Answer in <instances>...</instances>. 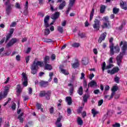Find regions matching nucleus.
<instances>
[{
	"instance_id": "f257e3e1",
	"label": "nucleus",
	"mask_w": 127,
	"mask_h": 127,
	"mask_svg": "<svg viewBox=\"0 0 127 127\" xmlns=\"http://www.w3.org/2000/svg\"><path fill=\"white\" fill-rule=\"evenodd\" d=\"M120 46H122V52L120 53L119 56H118L116 57L117 64L118 65V66H121V63H122V60H123V57L124 56V55H125V54H126V51H127V42L121 41L120 44Z\"/></svg>"
},
{
	"instance_id": "f03ea898",
	"label": "nucleus",
	"mask_w": 127,
	"mask_h": 127,
	"mask_svg": "<svg viewBox=\"0 0 127 127\" xmlns=\"http://www.w3.org/2000/svg\"><path fill=\"white\" fill-rule=\"evenodd\" d=\"M43 63L40 61H36V59H35L33 64L31 66V73L33 74V75H35V74L37 73V70H38V66L40 67H42V64Z\"/></svg>"
},
{
	"instance_id": "7ed1b4c3",
	"label": "nucleus",
	"mask_w": 127,
	"mask_h": 127,
	"mask_svg": "<svg viewBox=\"0 0 127 127\" xmlns=\"http://www.w3.org/2000/svg\"><path fill=\"white\" fill-rule=\"evenodd\" d=\"M4 4L6 6V13L7 15H9L11 12V9H12L13 5L10 3V0H6L4 2Z\"/></svg>"
},
{
	"instance_id": "20e7f679",
	"label": "nucleus",
	"mask_w": 127,
	"mask_h": 127,
	"mask_svg": "<svg viewBox=\"0 0 127 127\" xmlns=\"http://www.w3.org/2000/svg\"><path fill=\"white\" fill-rule=\"evenodd\" d=\"M51 91L48 90V91H45V90L41 91L39 94V96L41 98L45 97L46 100H50V97H51Z\"/></svg>"
},
{
	"instance_id": "39448f33",
	"label": "nucleus",
	"mask_w": 127,
	"mask_h": 127,
	"mask_svg": "<svg viewBox=\"0 0 127 127\" xmlns=\"http://www.w3.org/2000/svg\"><path fill=\"white\" fill-rule=\"evenodd\" d=\"M94 24L93 25V27L96 31L100 30V26H101V21L98 19H95L94 21Z\"/></svg>"
},
{
	"instance_id": "423d86ee",
	"label": "nucleus",
	"mask_w": 127,
	"mask_h": 127,
	"mask_svg": "<svg viewBox=\"0 0 127 127\" xmlns=\"http://www.w3.org/2000/svg\"><path fill=\"white\" fill-rule=\"evenodd\" d=\"M8 92H9V87H8V86H5L3 94L2 92L0 93V101L2 99H4V98L6 97Z\"/></svg>"
},
{
	"instance_id": "0eeeda50",
	"label": "nucleus",
	"mask_w": 127,
	"mask_h": 127,
	"mask_svg": "<svg viewBox=\"0 0 127 127\" xmlns=\"http://www.w3.org/2000/svg\"><path fill=\"white\" fill-rule=\"evenodd\" d=\"M114 41V38L112 37L109 40V42L110 44L109 45V48H110V56H113L114 55V46H115V44L113 42Z\"/></svg>"
},
{
	"instance_id": "6e6552de",
	"label": "nucleus",
	"mask_w": 127,
	"mask_h": 127,
	"mask_svg": "<svg viewBox=\"0 0 127 127\" xmlns=\"http://www.w3.org/2000/svg\"><path fill=\"white\" fill-rule=\"evenodd\" d=\"M19 40L18 39L16 38H12L9 42L6 45V47L9 48V47H11L13 45L15 44L16 42H18Z\"/></svg>"
},
{
	"instance_id": "1a4fd4ad",
	"label": "nucleus",
	"mask_w": 127,
	"mask_h": 127,
	"mask_svg": "<svg viewBox=\"0 0 127 127\" xmlns=\"http://www.w3.org/2000/svg\"><path fill=\"white\" fill-rule=\"evenodd\" d=\"M75 1H76V0H69L68 7L65 12L67 15H68V14H69V12H70V10H71V8L73 6V5H74V4L75 3Z\"/></svg>"
},
{
	"instance_id": "9d476101",
	"label": "nucleus",
	"mask_w": 127,
	"mask_h": 127,
	"mask_svg": "<svg viewBox=\"0 0 127 127\" xmlns=\"http://www.w3.org/2000/svg\"><path fill=\"white\" fill-rule=\"evenodd\" d=\"M118 89H119V87L118 86H113L112 88V92L110 96V98H109V100H111V99H113V98H114V96L116 95V92H117V91H118Z\"/></svg>"
},
{
	"instance_id": "9b49d317",
	"label": "nucleus",
	"mask_w": 127,
	"mask_h": 127,
	"mask_svg": "<svg viewBox=\"0 0 127 127\" xmlns=\"http://www.w3.org/2000/svg\"><path fill=\"white\" fill-rule=\"evenodd\" d=\"M64 65L63 64L60 65L59 69L61 72L64 75H69V71H68V70H67L66 69H64Z\"/></svg>"
},
{
	"instance_id": "f8f14e48",
	"label": "nucleus",
	"mask_w": 127,
	"mask_h": 127,
	"mask_svg": "<svg viewBox=\"0 0 127 127\" xmlns=\"http://www.w3.org/2000/svg\"><path fill=\"white\" fill-rule=\"evenodd\" d=\"M22 79L24 80V81L23 82V86H24V87H26L27 86V84L28 83V78H27V76H26V74L25 73H24V72H23L22 73Z\"/></svg>"
},
{
	"instance_id": "ddd939ff",
	"label": "nucleus",
	"mask_w": 127,
	"mask_h": 127,
	"mask_svg": "<svg viewBox=\"0 0 127 127\" xmlns=\"http://www.w3.org/2000/svg\"><path fill=\"white\" fill-rule=\"evenodd\" d=\"M49 19H50V16L49 15H46L44 19V25L46 28H48V27L50 26V25L48 23Z\"/></svg>"
},
{
	"instance_id": "4468645a",
	"label": "nucleus",
	"mask_w": 127,
	"mask_h": 127,
	"mask_svg": "<svg viewBox=\"0 0 127 127\" xmlns=\"http://www.w3.org/2000/svg\"><path fill=\"white\" fill-rule=\"evenodd\" d=\"M68 87H70L69 89V93L70 96H72L74 94V85L72 83H68L67 85Z\"/></svg>"
},
{
	"instance_id": "2eb2a0df",
	"label": "nucleus",
	"mask_w": 127,
	"mask_h": 127,
	"mask_svg": "<svg viewBox=\"0 0 127 127\" xmlns=\"http://www.w3.org/2000/svg\"><path fill=\"white\" fill-rule=\"evenodd\" d=\"M106 36H107V33L104 32V33H102L100 35V36L98 39L99 43H101L103 41L105 40V39H106Z\"/></svg>"
},
{
	"instance_id": "dca6fc26",
	"label": "nucleus",
	"mask_w": 127,
	"mask_h": 127,
	"mask_svg": "<svg viewBox=\"0 0 127 127\" xmlns=\"http://www.w3.org/2000/svg\"><path fill=\"white\" fill-rule=\"evenodd\" d=\"M62 119H63V117L62 116H60L59 118L57 119V120L56 123V125L57 127H62V123H60Z\"/></svg>"
},
{
	"instance_id": "f3484780",
	"label": "nucleus",
	"mask_w": 127,
	"mask_h": 127,
	"mask_svg": "<svg viewBox=\"0 0 127 127\" xmlns=\"http://www.w3.org/2000/svg\"><path fill=\"white\" fill-rule=\"evenodd\" d=\"M71 66L73 69H77V68H79V66H80L79 60H78V59H75V62L73 64H71Z\"/></svg>"
},
{
	"instance_id": "a211bd4d",
	"label": "nucleus",
	"mask_w": 127,
	"mask_h": 127,
	"mask_svg": "<svg viewBox=\"0 0 127 127\" xmlns=\"http://www.w3.org/2000/svg\"><path fill=\"white\" fill-rule=\"evenodd\" d=\"M60 15V13L59 12H56L52 15L51 18L52 19H54V20H56V19H58V18H59Z\"/></svg>"
},
{
	"instance_id": "6ab92c4d",
	"label": "nucleus",
	"mask_w": 127,
	"mask_h": 127,
	"mask_svg": "<svg viewBox=\"0 0 127 127\" xmlns=\"http://www.w3.org/2000/svg\"><path fill=\"white\" fill-rule=\"evenodd\" d=\"M39 84L40 86L42 88H46V87H47V86L49 85V83L48 82V81H45L44 80H42L41 82H40Z\"/></svg>"
},
{
	"instance_id": "aec40b11",
	"label": "nucleus",
	"mask_w": 127,
	"mask_h": 127,
	"mask_svg": "<svg viewBox=\"0 0 127 127\" xmlns=\"http://www.w3.org/2000/svg\"><path fill=\"white\" fill-rule=\"evenodd\" d=\"M120 6L122 9H124V10H127V4L126 1H122L120 2Z\"/></svg>"
},
{
	"instance_id": "412c9836",
	"label": "nucleus",
	"mask_w": 127,
	"mask_h": 127,
	"mask_svg": "<svg viewBox=\"0 0 127 127\" xmlns=\"http://www.w3.org/2000/svg\"><path fill=\"white\" fill-rule=\"evenodd\" d=\"M110 25V22H103V24L101 25V27L102 29H105V28H108Z\"/></svg>"
},
{
	"instance_id": "4be33fe9",
	"label": "nucleus",
	"mask_w": 127,
	"mask_h": 127,
	"mask_svg": "<svg viewBox=\"0 0 127 127\" xmlns=\"http://www.w3.org/2000/svg\"><path fill=\"white\" fill-rule=\"evenodd\" d=\"M119 71H120V68H119V67H114L111 70V75H114V74L118 73Z\"/></svg>"
},
{
	"instance_id": "5701e85b",
	"label": "nucleus",
	"mask_w": 127,
	"mask_h": 127,
	"mask_svg": "<svg viewBox=\"0 0 127 127\" xmlns=\"http://www.w3.org/2000/svg\"><path fill=\"white\" fill-rule=\"evenodd\" d=\"M45 70H49V71H50L53 69V67L51 64H45Z\"/></svg>"
},
{
	"instance_id": "b1692460",
	"label": "nucleus",
	"mask_w": 127,
	"mask_h": 127,
	"mask_svg": "<svg viewBox=\"0 0 127 127\" xmlns=\"http://www.w3.org/2000/svg\"><path fill=\"white\" fill-rule=\"evenodd\" d=\"M66 5V1L63 0L62 3H60L59 6V9H62L63 8H64Z\"/></svg>"
},
{
	"instance_id": "393cba45",
	"label": "nucleus",
	"mask_w": 127,
	"mask_h": 127,
	"mask_svg": "<svg viewBox=\"0 0 127 127\" xmlns=\"http://www.w3.org/2000/svg\"><path fill=\"white\" fill-rule=\"evenodd\" d=\"M114 49H115V51H114V55L115 53H120L121 49H120V46L119 45L114 46Z\"/></svg>"
},
{
	"instance_id": "a878e982",
	"label": "nucleus",
	"mask_w": 127,
	"mask_h": 127,
	"mask_svg": "<svg viewBox=\"0 0 127 127\" xmlns=\"http://www.w3.org/2000/svg\"><path fill=\"white\" fill-rule=\"evenodd\" d=\"M66 100L68 106H71L72 105V98L70 96H67L66 97Z\"/></svg>"
},
{
	"instance_id": "bb28decb",
	"label": "nucleus",
	"mask_w": 127,
	"mask_h": 127,
	"mask_svg": "<svg viewBox=\"0 0 127 127\" xmlns=\"http://www.w3.org/2000/svg\"><path fill=\"white\" fill-rule=\"evenodd\" d=\"M94 13H95V8L93 7L91 11L90 12L89 19L90 21H92V19H93V18L94 17Z\"/></svg>"
},
{
	"instance_id": "cd10ccee",
	"label": "nucleus",
	"mask_w": 127,
	"mask_h": 127,
	"mask_svg": "<svg viewBox=\"0 0 127 127\" xmlns=\"http://www.w3.org/2000/svg\"><path fill=\"white\" fill-rule=\"evenodd\" d=\"M77 92L78 95H79V96H82V95H83V86H80L78 89L77 90Z\"/></svg>"
},
{
	"instance_id": "c85d7f7f",
	"label": "nucleus",
	"mask_w": 127,
	"mask_h": 127,
	"mask_svg": "<svg viewBox=\"0 0 127 127\" xmlns=\"http://www.w3.org/2000/svg\"><path fill=\"white\" fill-rule=\"evenodd\" d=\"M81 62L83 65H86L89 63V60L87 58H84L82 60Z\"/></svg>"
},
{
	"instance_id": "c756f323",
	"label": "nucleus",
	"mask_w": 127,
	"mask_h": 127,
	"mask_svg": "<svg viewBox=\"0 0 127 127\" xmlns=\"http://www.w3.org/2000/svg\"><path fill=\"white\" fill-rule=\"evenodd\" d=\"M36 107L37 110H41V112L43 113V108H41L42 107V105L40 104V103H37Z\"/></svg>"
},
{
	"instance_id": "7c9ffc66",
	"label": "nucleus",
	"mask_w": 127,
	"mask_h": 127,
	"mask_svg": "<svg viewBox=\"0 0 127 127\" xmlns=\"http://www.w3.org/2000/svg\"><path fill=\"white\" fill-rule=\"evenodd\" d=\"M11 54V51L10 50L6 51L5 53L2 54L1 57L2 56H9Z\"/></svg>"
},
{
	"instance_id": "2f4dec72",
	"label": "nucleus",
	"mask_w": 127,
	"mask_h": 127,
	"mask_svg": "<svg viewBox=\"0 0 127 127\" xmlns=\"http://www.w3.org/2000/svg\"><path fill=\"white\" fill-rule=\"evenodd\" d=\"M94 86H97V82L94 80H92L89 84H88V88L89 87H94Z\"/></svg>"
},
{
	"instance_id": "473e14b6",
	"label": "nucleus",
	"mask_w": 127,
	"mask_h": 127,
	"mask_svg": "<svg viewBox=\"0 0 127 127\" xmlns=\"http://www.w3.org/2000/svg\"><path fill=\"white\" fill-rule=\"evenodd\" d=\"M16 92L18 94H20V93H21L22 92V90H21V87L20 86V84H18L17 85V87H16Z\"/></svg>"
},
{
	"instance_id": "72a5a7b5",
	"label": "nucleus",
	"mask_w": 127,
	"mask_h": 127,
	"mask_svg": "<svg viewBox=\"0 0 127 127\" xmlns=\"http://www.w3.org/2000/svg\"><path fill=\"white\" fill-rule=\"evenodd\" d=\"M106 7L105 5H101L100 6V13H104L106 10Z\"/></svg>"
},
{
	"instance_id": "f704fd0d",
	"label": "nucleus",
	"mask_w": 127,
	"mask_h": 127,
	"mask_svg": "<svg viewBox=\"0 0 127 127\" xmlns=\"http://www.w3.org/2000/svg\"><path fill=\"white\" fill-rule=\"evenodd\" d=\"M91 114H92L93 117L95 118V117H96V115H98V114H99V112L96 111V109H95V108H93L91 110Z\"/></svg>"
},
{
	"instance_id": "c9c22d12",
	"label": "nucleus",
	"mask_w": 127,
	"mask_h": 127,
	"mask_svg": "<svg viewBox=\"0 0 127 127\" xmlns=\"http://www.w3.org/2000/svg\"><path fill=\"white\" fill-rule=\"evenodd\" d=\"M22 117H23V113H21L17 118L18 120H19L20 123H23V118Z\"/></svg>"
},
{
	"instance_id": "e433bc0d",
	"label": "nucleus",
	"mask_w": 127,
	"mask_h": 127,
	"mask_svg": "<svg viewBox=\"0 0 127 127\" xmlns=\"http://www.w3.org/2000/svg\"><path fill=\"white\" fill-rule=\"evenodd\" d=\"M88 99H89V95L85 94L83 97V101L84 103L88 102Z\"/></svg>"
},
{
	"instance_id": "4c0bfd02",
	"label": "nucleus",
	"mask_w": 127,
	"mask_h": 127,
	"mask_svg": "<svg viewBox=\"0 0 127 127\" xmlns=\"http://www.w3.org/2000/svg\"><path fill=\"white\" fill-rule=\"evenodd\" d=\"M57 30L58 31H59V32H60V33H63L64 31V29H63V27L60 26H58L57 27Z\"/></svg>"
},
{
	"instance_id": "58836bf2",
	"label": "nucleus",
	"mask_w": 127,
	"mask_h": 127,
	"mask_svg": "<svg viewBox=\"0 0 127 127\" xmlns=\"http://www.w3.org/2000/svg\"><path fill=\"white\" fill-rule=\"evenodd\" d=\"M44 63L45 64H47V63H49L50 60V57L48 56H47L45 57V58L44 59Z\"/></svg>"
},
{
	"instance_id": "ea45409f",
	"label": "nucleus",
	"mask_w": 127,
	"mask_h": 127,
	"mask_svg": "<svg viewBox=\"0 0 127 127\" xmlns=\"http://www.w3.org/2000/svg\"><path fill=\"white\" fill-rule=\"evenodd\" d=\"M77 123L79 126H82L83 125V120H82V118L80 117L77 118Z\"/></svg>"
},
{
	"instance_id": "a19ab883",
	"label": "nucleus",
	"mask_w": 127,
	"mask_h": 127,
	"mask_svg": "<svg viewBox=\"0 0 127 127\" xmlns=\"http://www.w3.org/2000/svg\"><path fill=\"white\" fill-rule=\"evenodd\" d=\"M80 44L79 43H73L72 44V47H74V48H78V47H80Z\"/></svg>"
},
{
	"instance_id": "79ce46f5",
	"label": "nucleus",
	"mask_w": 127,
	"mask_h": 127,
	"mask_svg": "<svg viewBox=\"0 0 127 127\" xmlns=\"http://www.w3.org/2000/svg\"><path fill=\"white\" fill-rule=\"evenodd\" d=\"M43 40L44 42H46L47 43H49V42H53V40L51 39L44 38Z\"/></svg>"
},
{
	"instance_id": "37998d69",
	"label": "nucleus",
	"mask_w": 127,
	"mask_h": 127,
	"mask_svg": "<svg viewBox=\"0 0 127 127\" xmlns=\"http://www.w3.org/2000/svg\"><path fill=\"white\" fill-rule=\"evenodd\" d=\"M119 11H120L119 8H116V7L113 8V13H114V14H117V13H118Z\"/></svg>"
},
{
	"instance_id": "c03bdc74",
	"label": "nucleus",
	"mask_w": 127,
	"mask_h": 127,
	"mask_svg": "<svg viewBox=\"0 0 127 127\" xmlns=\"http://www.w3.org/2000/svg\"><path fill=\"white\" fill-rule=\"evenodd\" d=\"M103 20L104 22H110V20H109V17L108 16L103 17Z\"/></svg>"
},
{
	"instance_id": "a18cd8bd",
	"label": "nucleus",
	"mask_w": 127,
	"mask_h": 127,
	"mask_svg": "<svg viewBox=\"0 0 127 127\" xmlns=\"http://www.w3.org/2000/svg\"><path fill=\"white\" fill-rule=\"evenodd\" d=\"M11 36H12L9 34H8L6 35V40L5 41V43H6V42H7V41L9 40V39L10 38V37H11Z\"/></svg>"
},
{
	"instance_id": "49530a36",
	"label": "nucleus",
	"mask_w": 127,
	"mask_h": 127,
	"mask_svg": "<svg viewBox=\"0 0 127 127\" xmlns=\"http://www.w3.org/2000/svg\"><path fill=\"white\" fill-rule=\"evenodd\" d=\"M107 66H106V62H104L102 65V72L105 71V69H106Z\"/></svg>"
},
{
	"instance_id": "de8ad7c7",
	"label": "nucleus",
	"mask_w": 127,
	"mask_h": 127,
	"mask_svg": "<svg viewBox=\"0 0 127 127\" xmlns=\"http://www.w3.org/2000/svg\"><path fill=\"white\" fill-rule=\"evenodd\" d=\"M104 90V94L105 95L107 94V91H109V90H110V86L109 85H106Z\"/></svg>"
},
{
	"instance_id": "09e8293b",
	"label": "nucleus",
	"mask_w": 127,
	"mask_h": 127,
	"mask_svg": "<svg viewBox=\"0 0 127 127\" xmlns=\"http://www.w3.org/2000/svg\"><path fill=\"white\" fill-rule=\"evenodd\" d=\"M120 78L119 77V76H116L114 78V81L116 82V83H117V84H119L120 83Z\"/></svg>"
},
{
	"instance_id": "8fccbe9b",
	"label": "nucleus",
	"mask_w": 127,
	"mask_h": 127,
	"mask_svg": "<svg viewBox=\"0 0 127 127\" xmlns=\"http://www.w3.org/2000/svg\"><path fill=\"white\" fill-rule=\"evenodd\" d=\"M114 67V64H109V65H107L106 67V69L107 70V69H111V68H113Z\"/></svg>"
},
{
	"instance_id": "3c124183",
	"label": "nucleus",
	"mask_w": 127,
	"mask_h": 127,
	"mask_svg": "<svg viewBox=\"0 0 127 127\" xmlns=\"http://www.w3.org/2000/svg\"><path fill=\"white\" fill-rule=\"evenodd\" d=\"M88 87V83H87V80L86 79L83 80V88H87Z\"/></svg>"
},
{
	"instance_id": "603ef678",
	"label": "nucleus",
	"mask_w": 127,
	"mask_h": 127,
	"mask_svg": "<svg viewBox=\"0 0 127 127\" xmlns=\"http://www.w3.org/2000/svg\"><path fill=\"white\" fill-rule=\"evenodd\" d=\"M45 35H48V34H49V33H50V30H49V29L47 28L45 30Z\"/></svg>"
},
{
	"instance_id": "864d4df0",
	"label": "nucleus",
	"mask_w": 127,
	"mask_h": 127,
	"mask_svg": "<svg viewBox=\"0 0 127 127\" xmlns=\"http://www.w3.org/2000/svg\"><path fill=\"white\" fill-rule=\"evenodd\" d=\"M82 111H83V108L82 107H79L77 109V114L82 113Z\"/></svg>"
},
{
	"instance_id": "5fc2aeb1",
	"label": "nucleus",
	"mask_w": 127,
	"mask_h": 127,
	"mask_svg": "<svg viewBox=\"0 0 127 127\" xmlns=\"http://www.w3.org/2000/svg\"><path fill=\"white\" fill-rule=\"evenodd\" d=\"M126 25V23L123 22L122 23L120 27H119L118 29L119 30H122L123 29L124 26Z\"/></svg>"
},
{
	"instance_id": "6e6d98bb",
	"label": "nucleus",
	"mask_w": 127,
	"mask_h": 127,
	"mask_svg": "<svg viewBox=\"0 0 127 127\" xmlns=\"http://www.w3.org/2000/svg\"><path fill=\"white\" fill-rule=\"evenodd\" d=\"M5 41V37H3L2 39L0 41V45H2Z\"/></svg>"
},
{
	"instance_id": "4d7b16f0",
	"label": "nucleus",
	"mask_w": 127,
	"mask_h": 127,
	"mask_svg": "<svg viewBox=\"0 0 127 127\" xmlns=\"http://www.w3.org/2000/svg\"><path fill=\"white\" fill-rule=\"evenodd\" d=\"M78 36H80V37H81V38H84V37H85V34L84 33H81L80 32H79L78 33Z\"/></svg>"
},
{
	"instance_id": "13d9d810",
	"label": "nucleus",
	"mask_w": 127,
	"mask_h": 127,
	"mask_svg": "<svg viewBox=\"0 0 127 127\" xmlns=\"http://www.w3.org/2000/svg\"><path fill=\"white\" fill-rule=\"evenodd\" d=\"M49 112L50 114H53V113H54V108L53 107H51L50 108Z\"/></svg>"
},
{
	"instance_id": "bf43d9fd",
	"label": "nucleus",
	"mask_w": 127,
	"mask_h": 127,
	"mask_svg": "<svg viewBox=\"0 0 127 127\" xmlns=\"http://www.w3.org/2000/svg\"><path fill=\"white\" fill-rule=\"evenodd\" d=\"M80 79L81 80H86L85 78V73L83 72L81 73Z\"/></svg>"
},
{
	"instance_id": "052dcab7",
	"label": "nucleus",
	"mask_w": 127,
	"mask_h": 127,
	"mask_svg": "<svg viewBox=\"0 0 127 127\" xmlns=\"http://www.w3.org/2000/svg\"><path fill=\"white\" fill-rule=\"evenodd\" d=\"M113 127H121L120 123H116L112 126Z\"/></svg>"
},
{
	"instance_id": "680f3d73",
	"label": "nucleus",
	"mask_w": 127,
	"mask_h": 127,
	"mask_svg": "<svg viewBox=\"0 0 127 127\" xmlns=\"http://www.w3.org/2000/svg\"><path fill=\"white\" fill-rule=\"evenodd\" d=\"M13 32H14V28H11L9 31V33L8 34H10V35L12 36V34H13Z\"/></svg>"
},
{
	"instance_id": "e2e57ef3",
	"label": "nucleus",
	"mask_w": 127,
	"mask_h": 127,
	"mask_svg": "<svg viewBox=\"0 0 127 127\" xmlns=\"http://www.w3.org/2000/svg\"><path fill=\"white\" fill-rule=\"evenodd\" d=\"M16 108V104L15 103H13L11 106V109L13 110V111H14Z\"/></svg>"
},
{
	"instance_id": "0e129e2a",
	"label": "nucleus",
	"mask_w": 127,
	"mask_h": 127,
	"mask_svg": "<svg viewBox=\"0 0 127 127\" xmlns=\"http://www.w3.org/2000/svg\"><path fill=\"white\" fill-rule=\"evenodd\" d=\"M45 14L42 12H39L38 13V15H39L40 16H41V17H43V16H44Z\"/></svg>"
},
{
	"instance_id": "69168bd1",
	"label": "nucleus",
	"mask_w": 127,
	"mask_h": 127,
	"mask_svg": "<svg viewBox=\"0 0 127 127\" xmlns=\"http://www.w3.org/2000/svg\"><path fill=\"white\" fill-rule=\"evenodd\" d=\"M81 116L82 118H85L87 116V113H86V111H83L81 113Z\"/></svg>"
},
{
	"instance_id": "338daca9",
	"label": "nucleus",
	"mask_w": 127,
	"mask_h": 127,
	"mask_svg": "<svg viewBox=\"0 0 127 127\" xmlns=\"http://www.w3.org/2000/svg\"><path fill=\"white\" fill-rule=\"evenodd\" d=\"M103 103H104V100L103 99H101L98 101V106H102L103 105Z\"/></svg>"
},
{
	"instance_id": "774afa93",
	"label": "nucleus",
	"mask_w": 127,
	"mask_h": 127,
	"mask_svg": "<svg viewBox=\"0 0 127 127\" xmlns=\"http://www.w3.org/2000/svg\"><path fill=\"white\" fill-rule=\"evenodd\" d=\"M23 12L24 15H27V14L28 13V9L25 8Z\"/></svg>"
}]
</instances>
